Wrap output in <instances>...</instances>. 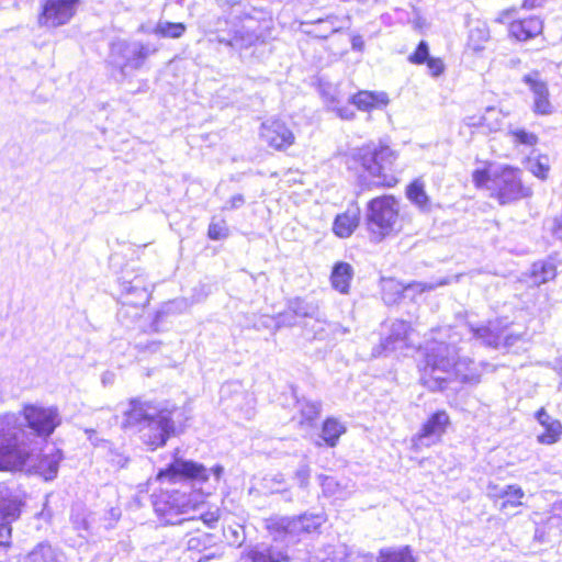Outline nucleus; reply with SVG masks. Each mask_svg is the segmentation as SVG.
<instances>
[{
    "mask_svg": "<svg viewBox=\"0 0 562 562\" xmlns=\"http://www.w3.org/2000/svg\"><path fill=\"white\" fill-rule=\"evenodd\" d=\"M173 408L161 402L131 398L124 411L123 427L135 429L143 442L155 450L166 445L175 431Z\"/></svg>",
    "mask_w": 562,
    "mask_h": 562,
    "instance_id": "7ed1b4c3",
    "label": "nucleus"
},
{
    "mask_svg": "<svg viewBox=\"0 0 562 562\" xmlns=\"http://www.w3.org/2000/svg\"><path fill=\"white\" fill-rule=\"evenodd\" d=\"M552 514L554 517L562 519V499L559 502H555L552 505Z\"/></svg>",
    "mask_w": 562,
    "mask_h": 562,
    "instance_id": "bf43d9fd",
    "label": "nucleus"
},
{
    "mask_svg": "<svg viewBox=\"0 0 562 562\" xmlns=\"http://www.w3.org/2000/svg\"><path fill=\"white\" fill-rule=\"evenodd\" d=\"M450 424V417L446 411H437L423 424L420 430L413 436L412 446L418 451L439 442Z\"/></svg>",
    "mask_w": 562,
    "mask_h": 562,
    "instance_id": "9b49d317",
    "label": "nucleus"
},
{
    "mask_svg": "<svg viewBox=\"0 0 562 562\" xmlns=\"http://www.w3.org/2000/svg\"><path fill=\"white\" fill-rule=\"evenodd\" d=\"M353 276L352 267L347 262H338L334 266L331 272V284L340 293H347L349 290L350 281Z\"/></svg>",
    "mask_w": 562,
    "mask_h": 562,
    "instance_id": "a878e982",
    "label": "nucleus"
},
{
    "mask_svg": "<svg viewBox=\"0 0 562 562\" xmlns=\"http://www.w3.org/2000/svg\"><path fill=\"white\" fill-rule=\"evenodd\" d=\"M23 416L33 434L44 440L61 424L60 414L53 406L26 405L23 409Z\"/></svg>",
    "mask_w": 562,
    "mask_h": 562,
    "instance_id": "1a4fd4ad",
    "label": "nucleus"
},
{
    "mask_svg": "<svg viewBox=\"0 0 562 562\" xmlns=\"http://www.w3.org/2000/svg\"><path fill=\"white\" fill-rule=\"evenodd\" d=\"M113 378H114V374H113V373H111V372H105V373H103V375H102V383H103V384L110 383V382H112Z\"/></svg>",
    "mask_w": 562,
    "mask_h": 562,
    "instance_id": "e2e57ef3",
    "label": "nucleus"
},
{
    "mask_svg": "<svg viewBox=\"0 0 562 562\" xmlns=\"http://www.w3.org/2000/svg\"><path fill=\"white\" fill-rule=\"evenodd\" d=\"M379 562H416L409 547L383 549L380 551Z\"/></svg>",
    "mask_w": 562,
    "mask_h": 562,
    "instance_id": "2f4dec72",
    "label": "nucleus"
},
{
    "mask_svg": "<svg viewBox=\"0 0 562 562\" xmlns=\"http://www.w3.org/2000/svg\"><path fill=\"white\" fill-rule=\"evenodd\" d=\"M20 516V506L13 499H0V547L11 543V524Z\"/></svg>",
    "mask_w": 562,
    "mask_h": 562,
    "instance_id": "dca6fc26",
    "label": "nucleus"
},
{
    "mask_svg": "<svg viewBox=\"0 0 562 562\" xmlns=\"http://www.w3.org/2000/svg\"><path fill=\"white\" fill-rule=\"evenodd\" d=\"M468 126L481 127L482 128V115H471L464 119Z\"/></svg>",
    "mask_w": 562,
    "mask_h": 562,
    "instance_id": "6e6d98bb",
    "label": "nucleus"
},
{
    "mask_svg": "<svg viewBox=\"0 0 562 562\" xmlns=\"http://www.w3.org/2000/svg\"><path fill=\"white\" fill-rule=\"evenodd\" d=\"M407 199L422 211L430 210V200L420 179L414 180L406 190Z\"/></svg>",
    "mask_w": 562,
    "mask_h": 562,
    "instance_id": "cd10ccee",
    "label": "nucleus"
},
{
    "mask_svg": "<svg viewBox=\"0 0 562 562\" xmlns=\"http://www.w3.org/2000/svg\"><path fill=\"white\" fill-rule=\"evenodd\" d=\"M303 524L304 520H301V516L278 517L269 521L268 529L274 542H286L289 544L297 542L300 537L305 535Z\"/></svg>",
    "mask_w": 562,
    "mask_h": 562,
    "instance_id": "f8f14e48",
    "label": "nucleus"
},
{
    "mask_svg": "<svg viewBox=\"0 0 562 562\" xmlns=\"http://www.w3.org/2000/svg\"><path fill=\"white\" fill-rule=\"evenodd\" d=\"M346 431V427L336 418H327L322 427V439L329 447H335L340 436Z\"/></svg>",
    "mask_w": 562,
    "mask_h": 562,
    "instance_id": "c756f323",
    "label": "nucleus"
},
{
    "mask_svg": "<svg viewBox=\"0 0 562 562\" xmlns=\"http://www.w3.org/2000/svg\"><path fill=\"white\" fill-rule=\"evenodd\" d=\"M543 23L538 16L516 20L509 24V33L518 41H528L541 34Z\"/></svg>",
    "mask_w": 562,
    "mask_h": 562,
    "instance_id": "6ab92c4d",
    "label": "nucleus"
},
{
    "mask_svg": "<svg viewBox=\"0 0 562 562\" xmlns=\"http://www.w3.org/2000/svg\"><path fill=\"white\" fill-rule=\"evenodd\" d=\"M351 48L357 52L364 49V41L361 35H353L351 37Z\"/></svg>",
    "mask_w": 562,
    "mask_h": 562,
    "instance_id": "5fc2aeb1",
    "label": "nucleus"
},
{
    "mask_svg": "<svg viewBox=\"0 0 562 562\" xmlns=\"http://www.w3.org/2000/svg\"><path fill=\"white\" fill-rule=\"evenodd\" d=\"M557 276V266L551 260L537 261L532 265L530 279L535 285H541Z\"/></svg>",
    "mask_w": 562,
    "mask_h": 562,
    "instance_id": "bb28decb",
    "label": "nucleus"
},
{
    "mask_svg": "<svg viewBox=\"0 0 562 562\" xmlns=\"http://www.w3.org/2000/svg\"><path fill=\"white\" fill-rule=\"evenodd\" d=\"M389 97L385 92H375L362 90L351 95L350 103L360 111H371L373 109H381L387 105Z\"/></svg>",
    "mask_w": 562,
    "mask_h": 562,
    "instance_id": "412c9836",
    "label": "nucleus"
},
{
    "mask_svg": "<svg viewBox=\"0 0 562 562\" xmlns=\"http://www.w3.org/2000/svg\"><path fill=\"white\" fill-rule=\"evenodd\" d=\"M23 562H66V555L58 547L42 541L24 557Z\"/></svg>",
    "mask_w": 562,
    "mask_h": 562,
    "instance_id": "aec40b11",
    "label": "nucleus"
},
{
    "mask_svg": "<svg viewBox=\"0 0 562 562\" xmlns=\"http://www.w3.org/2000/svg\"><path fill=\"white\" fill-rule=\"evenodd\" d=\"M490 38V31L486 24L477 23L471 26L469 32L468 45L471 49L479 52L483 49L484 44Z\"/></svg>",
    "mask_w": 562,
    "mask_h": 562,
    "instance_id": "7c9ffc66",
    "label": "nucleus"
},
{
    "mask_svg": "<svg viewBox=\"0 0 562 562\" xmlns=\"http://www.w3.org/2000/svg\"><path fill=\"white\" fill-rule=\"evenodd\" d=\"M237 16H234L231 20L218 18L215 22L213 33L215 34L214 41L218 42L221 35H228L232 34L233 24L235 23V20Z\"/></svg>",
    "mask_w": 562,
    "mask_h": 562,
    "instance_id": "c03bdc74",
    "label": "nucleus"
},
{
    "mask_svg": "<svg viewBox=\"0 0 562 562\" xmlns=\"http://www.w3.org/2000/svg\"><path fill=\"white\" fill-rule=\"evenodd\" d=\"M367 226L371 238L381 241L401 228L400 204L392 195H382L368 203Z\"/></svg>",
    "mask_w": 562,
    "mask_h": 562,
    "instance_id": "423d86ee",
    "label": "nucleus"
},
{
    "mask_svg": "<svg viewBox=\"0 0 562 562\" xmlns=\"http://www.w3.org/2000/svg\"><path fill=\"white\" fill-rule=\"evenodd\" d=\"M122 288L127 295L136 296L135 300L128 301V304L144 306L149 302L150 293L146 280L143 276H136L131 280L124 277L122 281Z\"/></svg>",
    "mask_w": 562,
    "mask_h": 562,
    "instance_id": "4be33fe9",
    "label": "nucleus"
},
{
    "mask_svg": "<svg viewBox=\"0 0 562 562\" xmlns=\"http://www.w3.org/2000/svg\"><path fill=\"white\" fill-rule=\"evenodd\" d=\"M359 211L348 210L342 214H338L333 224V232L339 238L351 236L359 225Z\"/></svg>",
    "mask_w": 562,
    "mask_h": 562,
    "instance_id": "b1692460",
    "label": "nucleus"
},
{
    "mask_svg": "<svg viewBox=\"0 0 562 562\" xmlns=\"http://www.w3.org/2000/svg\"><path fill=\"white\" fill-rule=\"evenodd\" d=\"M524 491L517 485H506L503 487L502 497L505 498L499 505V510L504 512L507 507H517L521 505Z\"/></svg>",
    "mask_w": 562,
    "mask_h": 562,
    "instance_id": "72a5a7b5",
    "label": "nucleus"
},
{
    "mask_svg": "<svg viewBox=\"0 0 562 562\" xmlns=\"http://www.w3.org/2000/svg\"><path fill=\"white\" fill-rule=\"evenodd\" d=\"M318 329L315 331L314 339L324 340L325 336V326L331 329L334 333L346 334L348 330L342 328L339 324H325L317 321Z\"/></svg>",
    "mask_w": 562,
    "mask_h": 562,
    "instance_id": "8fccbe9b",
    "label": "nucleus"
},
{
    "mask_svg": "<svg viewBox=\"0 0 562 562\" xmlns=\"http://www.w3.org/2000/svg\"><path fill=\"white\" fill-rule=\"evenodd\" d=\"M426 63L430 74L434 77H438L443 72L445 66L441 59L429 57Z\"/></svg>",
    "mask_w": 562,
    "mask_h": 562,
    "instance_id": "3c124183",
    "label": "nucleus"
},
{
    "mask_svg": "<svg viewBox=\"0 0 562 562\" xmlns=\"http://www.w3.org/2000/svg\"><path fill=\"white\" fill-rule=\"evenodd\" d=\"M223 473L224 468L220 464L207 469L199 462L176 458L158 473V479L172 483L180 482L181 488L167 490L156 496L155 513L165 525H180L199 530L203 524L213 528L220 519L218 508L201 513L199 517L184 516L199 508L203 497L216 488Z\"/></svg>",
    "mask_w": 562,
    "mask_h": 562,
    "instance_id": "f257e3e1",
    "label": "nucleus"
},
{
    "mask_svg": "<svg viewBox=\"0 0 562 562\" xmlns=\"http://www.w3.org/2000/svg\"><path fill=\"white\" fill-rule=\"evenodd\" d=\"M360 159L363 169L372 177L373 184L391 188L397 183L393 169L396 154L389 146H368L362 149Z\"/></svg>",
    "mask_w": 562,
    "mask_h": 562,
    "instance_id": "0eeeda50",
    "label": "nucleus"
},
{
    "mask_svg": "<svg viewBox=\"0 0 562 562\" xmlns=\"http://www.w3.org/2000/svg\"><path fill=\"white\" fill-rule=\"evenodd\" d=\"M310 477H311V468L305 463L301 464L294 473V480L297 482L299 486L303 490H306L308 487Z\"/></svg>",
    "mask_w": 562,
    "mask_h": 562,
    "instance_id": "de8ad7c7",
    "label": "nucleus"
},
{
    "mask_svg": "<svg viewBox=\"0 0 562 562\" xmlns=\"http://www.w3.org/2000/svg\"><path fill=\"white\" fill-rule=\"evenodd\" d=\"M503 487H498L496 485H488L487 495L492 498H503L502 497Z\"/></svg>",
    "mask_w": 562,
    "mask_h": 562,
    "instance_id": "13d9d810",
    "label": "nucleus"
},
{
    "mask_svg": "<svg viewBox=\"0 0 562 562\" xmlns=\"http://www.w3.org/2000/svg\"><path fill=\"white\" fill-rule=\"evenodd\" d=\"M279 476H280V480H277V481H278L279 483H282V476H281V475H279Z\"/></svg>",
    "mask_w": 562,
    "mask_h": 562,
    "instance_id": "338daca9",
    "label": "nucleus"
},
{
    "mask_svg": "<svg viewBox=\"0 0 562 562\" xmlns=\"http://www.w3.org/2000/svg\"><path fill=\"white\" fill-rule=\"evenodd\" d=\"M390 288L392 291H394L396 294H402L407 289H416L418 292H424L426 290H431L432 285H428L426 283H413L408 286H403L401 283L394 282V281H387L384 285V300L387 303H393L396 301V297H389L386 293V289Z\"/></svg>",
    "mask_w": 562,
    "mask_h": 562,
    "instance_id": "58836bf2",
    "label": "nucleus"
},
{
    "mask_svg": "<svg viewBox=\"0 0 562 562\" xmlns=\"http://www.w3.org/2000/svg\"><path fill=\"white\" fill-rule=\"evenodd\" d=\"M508 134L513 142L517 145L532 147L538 143V136L531 132H527L524 128L510 130Z\"/></svg>",
    "mask_w": 562,
    "mask_h": 562,
    "instance_id": "ea45409f",
    "label": "nucleus"
},
{
    "mask_svg": "<svg viewBox=\"0 0 562 562\" xmlns=\"http://www.w3.org/2000/svg\"><path fill=\"white\" fill-rule=\"evenodd\" d=\"M245 558L250 562H290L286 549L278 543H257L248 548Z\"/></svg>",
    "mask_w": 562,
    "mask_h": 562,
    "instance_id": "2eb2a0df",
    "label": "nucleus"
},
{
    "mask_svg": "<svg viewBox=\"0 0 562 562\" xmlns=\"http://www.w3.org/2000/svg\"><path fill=\"white\" fill-rule=\"evenodd\" d=\"M482 128L486 133L499 131L503 124L502 114L495 108H487L485 113L482 114Z\"/></svg>",
    "mask_w": 562,
    "mask_h": 562,
    "instance_id": "c9c22d12",
    "label": "nucleus"
},
{
    "mask_svg": "<svg viewBox=\"0 0 562 562\" xmlns=\"http://www.w3.org/2000/svg\"><path fill=\"white\" fill-rule=\"evenodd\" d=\"M303 25L308 26L305 31L308 35H313L317 38H327L341 29L338 23V18L335 15H329L313 22H305Z\"/></svg>",
    "mask_w": 562,
    "mask_h": 562,
    "instance_id": "393cba45",
    "label": "nucleus"
},
{
    "mask_svg": "<svg viewBox=\"0 0 562 562\" xmlns=\"http://www.w3.org/2000/svg\"><path fill=\"white\" fill-rule=\"evenodd\" d=\"M301 516V520H304L303 529L305 533L316 531L325 521L326 515L324 513L308 514L305 513Z\"/></svg>",
    "mask_w": 562,
    "mask_h": 562,
    "instance_id": "a19ab883",
    "label": "nucleus"
},
{
    "mask_svg": "<svg viewBox=\"0 0 562 562\" xmlns=\"http://www.w3.org/2000/svg\"><path fill=\"white\" fill-rule=\"evenodd\" d=\"M551 232L557 238L562 239V214L553 220Z\"/></svg>",
    "mask_w": 562,
    "mask_h": 562,
    "instance_id": "864d4df0",
    "label": "nucleus"
},
{
    "mask_svg": "<svg viewBox=\"0 0 562 562\" xmlns=\"http://www.w3.org/2000/svg\"><path fill=\"white\" fill-rule=\"evenodd\" d=\"M245 203V199L241 194H236L231 198V200L227 202L226 209H238Z\"/></svg>",
    "mask_w": 562,
    "mask_h": 562,
    "instance_id": "603ef678",
    "label": "nucleus"
},
{
    "mask_svg": "<svg viewBox=\"0 0 562 562\" xmlns=\"http://www.w3.org/2000/svg\"><path fill=\"white\" fill-rule=\"evenodd\" d=\"M297 317L289 310L277 315L274 321V329L278 330L282 327H293L297 325Z\"/></svg>",
    "mask_w": 562,
    "mask_h": 562,
    "instance_id": "a18cd8bd",
    "label": "nucleus"
},
{
    "mask_svg": "<svg viewBox=\"0 0 562 562\" xmlns=\"http://www.w3.org/2000/svg\"><path fill=\"white\" fill-rule=\"evenodd\" d=\"M465 336L492 348L506 346L508 339L504 331L490 326L475 327L468 323L440 330L439 338L426 345L425 366L420 374V382L426 387L431 391L443 390L447 381L453 376L462 383L480 381V367L469 358L458 357L457 344Z\"/></svg>",
    "mask_w": 562,
    "mask_h": 562,
    "instance_id": "f03ea898",
    "label": "nucleus"
},
{
    "mask_svg": "<svg viewBox=\"0 0 562 562\" xmlns=\"http://www.w3.org/2000/svg\"><path fill=\"white\" fill-rule=\"evenodd\" d=\"M61 452L59 450H56L55 452L50 454L44 456L37 464V471L38 473L46 480H53L56 477L59 462L61 460Z\"/></svg>",
    "mask_w": 562,
    "mask_h": 562,
    "instance_id": "c85d7f7f",
    "label": "nucleus"
},
{
    "mask_svg": "<svg viewBox=\"0 0 562 562\" xmlns=\"http://www.w3.org/2000/svg\"><path fill=\"white\" fill-rule=\"evenodd\" d=\"M87 432H88V434H90V435H89V439L91 440V439H92V436H91V435H92V434H94V430H87Z\"/></svg>",
    "mask_w": 562,
    "mask_h": 562,
    "instance_id": "69168bd1",
    "label": "nucleus"
},
{
    "mask_svg": "<svg viewBox=\"0 0 562 562\" xmlns=\"http://www.w3.org/2000/svg\"><path fill=\"white\" fill-rule=\"evenodd\" d=\"M535 112L543 115L552 113V105L549 100V94L535 97Z\"/></svg>",
    "mask_w": 562,
    "mask_h": 562,
    "instance_id": "09e8293b",
    "label": "nucleus"
},
{
    "mask_svg": "<svg viewBox=\"0 0 562 562\" xmlns=\"http://www.w3.org/2000/svg\"><path fill=\"white\" fill-rule=\"evenodd\" d=\"M187 27L183 23H173L169 21H159L154 30V33L165 38H180Z\"/></svg>",
    "mask_w": 562,
    "mask_h": 562,
    "instance_id": "473e14b6",
    "label": "nucleus"
},
{
    "mask_svg": "<svg viewBox=\"0 0 562 562\" xmlns=\"http://www.w3.org/2000/svg\"><path fill=\"white\" fill-rule=\"evenodd\" d=\"M200 539L196 537L190 538L188 541V548L191 550H199Z\"/></svg>",
    "mask_w": 562,
    "mask_h": 562,
    "instance_id": "052dcab7",
    "label": "nucleus"
},
{
    "mask_svg": "<svg viewBox=\"0 0 562 562\" xmlns=\"http://www.w3.org/2000/svg\"><path fill=\"white\" fill-rule=\"evenodd\" d=\"M319 484L324 496L335 499H347L356 491L355 483L349 479L337 480L334 476L319 475Z\"/></svg>",
    "mask_w": 562,
    "mask_h": 562,
    "instance_id": "f3484780",
    "label": "nucleus"
},
{
    "mask_svg": "<svg viewBox=\"0 0 562 562\" xmlns=\"http://www.w3.org/2000/svg\"><path fill=\"white\" fill-rule=\"evenodd\" d=\"M520 170L510 166H488L473 172V182L479 188L493 190L501 204H507L531 195V189L521 181Z\"/></svg>",
    "mask_w": 562,
    "mask_h": 562,
    "instance_id": "39448f33",
    "label": "nucleus"
},
{
    "mask_svg": "<svg viewBox=\"0 0 562 562\" xmlns=\"http://www.w3.org/2000/svg\"><path fill=\"white\" fill-rule=\"evenodd\" d=\"M337 114L344 120H352L355 117V112L347 106L337 109Z\"/></svg>",
    "mask_w": 562,
    "mask_h": 562,
    "instance_id": "4d7b16f0",
    "label": "nucleus"
},
{
    "mask_svg": "<svg viewBox=\"0 0 562 562\" xmlns=\"http://www.w3.org/2000/svg\"><path fill=\"white\" fill-rule=\"evenodd\" d=\"M528 168L532 175L544 180L550 170V158L547 155H539L535 158H529Z\"/></svg>",
    "mask_w": 562,
    "mask_h": 562,
    "instance_id": "e433bc0d",
    "label": "nucleus"
},
{
    "mask_svg": "<svg viewBox=\"0 0 562 562\" xmlns=\"http://www.w3.org/2000/svg\"><path fill=\"white\" fill-rule=\"evenodd\" d=\"M154 52L155 49H150L140 42L119 40L111 44L109 58L110 63L125 75L126 68L139 69Z\"/></svg>",
    "mask_w": 562,
    "mask_h": 562,
    "instance_id": "6e6552de",
    "label": "nucleus"
},
{
    "mask_svg": "<svg viewBox=\"0 0 562 562\" xmlns=\"http://www.w3.org/2000/svg\"><path fill=\"white\" fill-rule=\"evenodd\" d=\"M79 3L80 0H44L38 24L45 27H58L69 23Z\"/></svg>",
    "mask_w": 562,
    "mask_h": 562,
    "instance_id": "9d476101",
    "label": "nucleus"
},
{
    "mask_svg": "<svg viewBox=\"0 0 562 562\" xmlns=\"http://www.w3.org/2000/svg\"><path fill=\"white\" fill-rule=\"evenodd\" d=\"M524 81L529 86L535 97L549 94L547 83L539 79V75L537 72L525 76Z\"/></svg>",
    "mask_w": 562,
    "mask_h": 562,
    "instance_id": "37998d69",
    "label": "nucleus"
},
{
    "mask_svg": "<svg viewBox=\"0 0 562 562\" xmlns=\"http://www.w3.org/2000/svg\"><path fill=\"white\" fill-rule=\"evenodd\" d=\"M429 58V48L428 44L425 41H422L416 50L408 57V60L412 64L422 65L426 63Z\"/></svg>",
    "mask_w": 562,
    "mask_h": 562,
    "instance_id": "49530a36",
    "label": "nucleus"
},
{
    "mask_svg": "<svg viewBox=\"0 0 562 562\" xmlns=\"http://www.w3.org/2000/svg\"><path fill=\"white\" fill-rule=\"evenodd\" d=\"M36 448L13 413L0 415V471H21L32 460Z\"/></svg>",
    "mask_w": 562,
    "mask_h": 562,
    "instance_id": "20e7f679",
    "label": "nucleus"
},
{
    "mask_svg": "<svg viewBox=\"0 0 562 562\" xmlns=\"http://www.w3.org/2000/svg\"><path fill=\"white\" fill-rule=\"evenodd\" d=\"M207 236L212 240H221L228 236V227L224 220H213L209 225Z\"/></svg>",
    "mask_w": 562,
    "mask_h": 562,
    "instance_id": "79ce46f5",
    "label": "nucleus"
},
{
    "mask_svg": "<svg viewBox=\"0 0 562 562\" xmlns=\"http://www.w3.org/2000/svg\"><path fill=\"white\" fill-rule=\"evenodd\" d=\"M261 138L271 147L282 150L294 143V134L286 124L277 119H270L261 124Z\"/></svg>",
    "mask_w": 562,
    "mask_h": 562,
    "instance_id": "ddd939ff",
    "label": "nucleus"
},
{
    "mask_svg": "<svg viewBox=\"0 0 562 562\" xmlns=\"http://www.w3.org/2000/svg\"><path fill=\"white\" fill-rule=\"evenodd\" d=\"M288 308L296 317H315L317 313V306L313 303L306 302L302 299H294L290 301Z\"/></svg>",
    "mask_w": 562,
    "mask_h": 562,
    "instance_id": "f704fd0d",
    "label": "nucleus"
},
{
    "mask_svg": "<svg viewBox=\"0 0 562 562\" xmlns=\"http://www.w3.org/2000/svg\"><path fill=\"white\" fill-rule=\"evenodd\" d=\"M542 2H543V0H525L524 7L531 9V8L539 7Z\"/></svg>",
    "mask_w": 562,
    "mask_h": 562,
    "instance_id": "680f3d73",
    "label": "nucleus"
},
{
    "mask_svg": "<svg viewBox=\"0 0 562 562\" xmlns=\"http://www.w3.org/2000/svg\"><path fill=\"white\" fill-rule=\"evenodd\" d=\"M252 22V19H246L244 22L236 19L232 29L233 33L221 35L218 43L235 49H246L252 46L259 40L258 34L249 25Z\"/></svg>",
    "mask_w": 562,
    "mask_h": 562,
    "instance_id": "4468645a",
    "label": "nucleus"
},
{
    "mask_svg": "<svg viewBox=\"0 0 562 562\" xmlns=\"http://www.w3.org/2000/svg\"><path fill=\"white\" fill-rule=\"evenodd\" d=\"M302 418L312 424L318 418L322 411V403L318 401L302 400L299 402Z\"/></svg>",
    "mask_w": 562,
    "mask_h": 562,
    "instance_id": "4c0bfd02",
    "label": "nucleus"
},
{
    "mask_svg": "<svg viewBox=\"0 0 562 562\" xmlns=\"http://www.w3.org/2000/svg\"><path fill=\"white\" fill-rule=\"evenodd\" d=\"M109 513L114 520H117L121 516V512L117 508H111Z\"/></svg>",
    "mask_w": 562,
    "mask_h": 562,
    "instance_id": "0e129e2a",
    "label": "nucleus"
},
{
    "mask_svg": "<svg viewBox=\"0 0 562 562\" xmlns=\"http://www.w3.org/2000/svg\"><path fill=\"white\" fill-rule=\"evenodd\" d=\"M411 326L407 322L396 319L391 325L390 335L383 340L384 351H396L408 347V334Z\"/></svg>",
    "mask_w": 562,
    "mask_h": 562,
    "instance_id": "a211bd4d",
    "label": "nucleus"
},
{
    "mask_svg": "<svg viewBox=\"0 0 562 562\" xmlns=\"http://www.w3.org/2000/svg\"><path fill=\"white\" fill-rule=\"evenodd\" d=\"M537 420L543 426L544 431L538 436V440L544 445H552L560 438L562 425L559 420L553 419L544 408L537 412Z\"/></svg>",
    "mask_w": 562,
    "mask_h": 562,
    "instance_id": "5701e85b",
    "label": "nucleus"
}]
</instances>
